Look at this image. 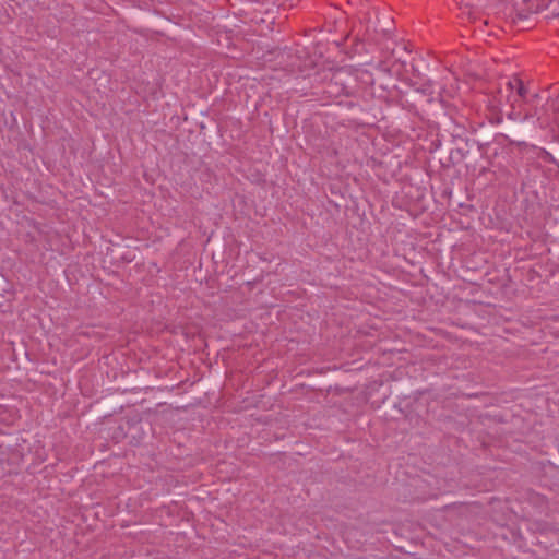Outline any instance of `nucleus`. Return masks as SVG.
Wrapping results in <instances>:
<instances>
[{"mask_svg":"<svg viewBox=\"0 0 559 559\" xmlns=\"http://www.w3.org/2000/svg\"><path fill=\"white\" fill-rule=\"evenodd\" d=\"M530 95L531 92L524 82L518 76H512L499 83L496 92L488 97L487 106L497 116L501 115L508 106L506 115L513 120L512 111H524Z\"/></svg>","mask_w":559,"mask_h":559,"instance_id":"f03ea898","label":"nucleus"},{"mask_svg":"<svg viewBox=\"0 0 559 559\" xmlns=\"http://www.w3.org/2000/svg\"><path fill=\"white\" fill-rule=\"evenodd\" d=\"M511 116L513 120L536 122L540 129L559 138V91L552 96L531 93L524 111H512Z\"/></svg>","mask_w":559,"mask_h":559,"instance_id":"f257e3e1","label":"nucleus"}]
</instances>
